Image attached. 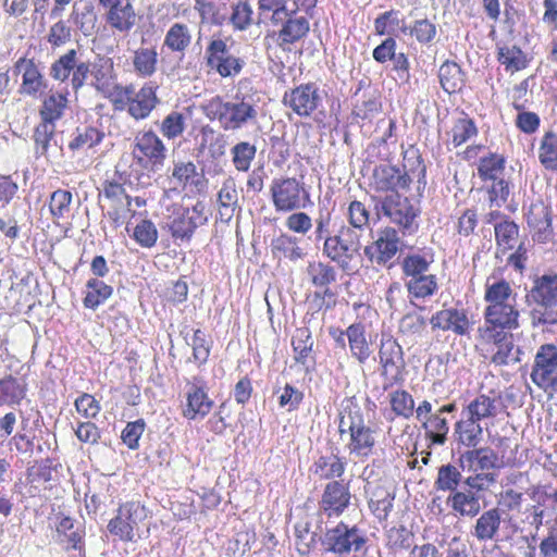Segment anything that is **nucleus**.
<instances>
[{"label": "nucleus", "mask_w": 557, "mask_h": 557, "mask_svg": "<svg viewBox=\"0 0 557 557\" xmlns=\"http://www.w3.org/2000/svg\"><path fill=\"white\" fill-rule=\"evenodd\" d=\"M205 113L210 120H216L224 131H238L257 123L259 106L253 95L236 92L227 101L213 97L205 107Z\"/></svg>", "instance_id": "f257e3e1"}, {"label": "nucleus", "mask_w": 557, "mask_h": 557, "mask_svg": "<svg viewBox=\"0 0 557 557\" xmlns=\"http://www.w3.org/2000/svg\"><path fill=\"white\" fill-rule=\"evenodd\" d=\"M533 327L557 325V274H545L534 281L527 294Z\"/></svg>", "instance_id": "f03ea898"}, {"label": "nucleus", "mask_w": 557, "mask_h": 557, "mask_svg": "<svg viewBox=\"0 0 557 557\" xmlns=\"http://www.w3.org/2000/svg\"><path fill=\"white\" fill-rule=\"evenodd\" d=\"M341 435L348 433L349 441L346 445L350 455L366 459L375 448V431L366 424L363 414L357 408H346L339 419Z\"/></svg>", "instance_id": "7ed1b4c3"}, {"label": "nucleus", "mask_w": 557, "mask_h": 557, "mask_svg": "<svg viewBox=\"0 0 557 557\" xmlns=\"http://www.w3.org/2000/svg\"><path fill=\"white\" fill-rule=\"evenodd\" d=\"M149 517L148 507L139 499L120 503L115 515L109 520V533L120 541L129 543L136 541L140 525Z\"/></svg>", "instance_id": "20e7f679"}, {"label": "nucleus", "mask_w": 557, "mask_h": 557, "mask_svg": "<svg viewBox=\"0 0 557 557\" xmlns=\"http://www.w3.org/2000/svg\"><path fill=\"white\" fill-rule=\"evenodd\" d=\"M91 72V63L85 60L84 53L77 49H69L55 59L49 69L52 79L69 83L77 94L86 84Z\"/></svg>", "instance_id": "39448f33"}, {"label": "nucleus", "mask_w": 557, "mask_h": 557, "mask_svg": "<svg viewBox=\"0 0 557 557\" xmlns=\"http://www.w3.org/2000/svg\"><path fill=\"white\" fill-rule=\"evenodd\" d=\"M367 543L366 536L357 525H348L339 521L336 525L327 528L321 537V545L325 553L337 556H348L361 550Z\"/></svg>", "instance_id": "423d86ee"}, {"label": "nucleus", "mask_w": 557, "mask_h": 557, "mask_svg": "<svg viewBox=\"0 0 557 557\" xmlns=\"http://www.w3.org/2000/svg\"><path fill=\"white\" fill-rule=\"evenodd\" d=\"M273 206L278 212H292L306 208L310 195L304 183L295 177L275 178L270 187Z\"/></svg>", "instance_id": "0eeeda50"}, {"label": "nucleus", "mask_w": 557, "mask_h": 557, "mask_svg": "<svg viewBox=\"0 0 557 557\" xmlns=\"http://www.w3.org/2000/svg\"><path fill=\"white\" fill-rule=\"evenodd\" d=\"M382 211L391 222L403 228L404 234L411 235L419 228L418 216L421 209L417 199L393 193L382 201Z\"/></svg>", "instance_id": "6e6552de"}, {"label": "nucleus", "mask_w": 557, "mask_h": 557, "mask_svg": "<svg viewBox=\"0 0 557 557\" xmlns=\"http://www.w3.org/2000/svg\"><path fill=\"white\" fill-rule=\"evenodd\" d=\"M360 248L359 235L349 227H342L332 238L325 239L322 252L343 271H347L351 261L359 255Z\"/></svg>", "instance_id": "1a4fd4ad"}, {"label": "nucleus", "mask_w": 557, "mask_h": 557, "mask_svg": "<svg viewBox=\"0 0 557 557\" xmlns=\"http://www.w3.org/2000/svg\"><path fill=\"white\" fill-rule=\"evenodd\" d=\"M463 467L473 471H488L517 466V459L510 454L496 453L490 447L468 449L459 458Z\"/></svg>", "instance_id": "9d476101"}, {"label": "nucleus", "mask_w": 557, "mask_h": 557, "mask_svg": "<svg viewBox=\"0 0 557 557\" xmlns=\"http://www.w3.org/2000/svg\"><path fill=\"white\" fill-rule=\"evenodd\" d=\"M351 497L349 482H327L319 500V509L329 519L338 518L350 506Z\"/></svg>", "instance_id": "9b49d317"}, {"label": "nucleus", "mask_w": 557, "mask_h": 557, "mask_svg": "<svg viewBox=\"0 0 557 557\" xmlns=\"http://www.w3.org/2000/svg\"><path fill=\"white\" fill-rule=\"evenodd\" d=\"M133 156L139 163L150 165L153 171H158L164 164L166 148L156 133L148 131L135 137Z\"/></svg>", "instance_id": "f8f14e48"}, {"label": "nucleus", "mask_w": 557, "mask_h": 557, "mask_svg": "<svg viewBox=\"0 0 557 557\" xmlns=\"http://www.w3.org/2000/svg\"><path fill=\"white\" fill-rule=\"evenodd\" d=\"M283 102L301 117L310 116L322 103V96L313 83L301 84L285 92Z\"/></svg>", "instance_id": "ddd939ff"}, {"label": "nucleus", "mask_w": 557, "mask_h": 557, "mask_svg": "<svg viewBox=\"0 0 557 557\" xmlns=\"http://www.w3.org/2000/svg\"><path fill=\"white\" fill-rule=\"evenodd\" d=\"M106 9V22L114 30L128 34L137 23V14L131 0H98Z\"/></svg>", "instance_id": "4468645a"}, {"label": "nucleus", "mask_w": 557, "mask_h": 557, "mask_svg": "<svg viewBox=\"0 0 557 557\" xmlns=\"http://www.w3.org/2000/svg\"><path fill=\"white\" fill-rule=\"evenodd\" d=\"M398 232L386 226L377 232L376 239L364 248L366 256L379 265H386L399 250Z\"/></svg>", "instance_id": "2eb2a0df"}, {"label": "nucleus", "mask_w": 557, "mask_h": 557, "mask_svg": "<svg viewBox=\"0 0 557 557\" xmlns=\"http://www.w3.org/2000/svg\"><path fill=\"white\" fill-rule=\"evenodd\" d=\"M379 354L384 379L389 383L403 381L404 359L399 344L392 337L382 338Z\"/></svg>", "instance_id": "dca6fc26"}, {"label": "nucleus", "mask_w": 557, "mask_h": 557, "mask_svg": "<svg viewBox=\"0 0 557 557\" xmlns=\"http://www.w3.org/2000/svg\"><path fill=\"white\" fill-rule=\"evenodd\" d=\"M533 383H557V347L554 344L540 346L531 372Z\"/></svg>", "instance_id": "f3484780"}, {"label": "nucleus", "mask_w": 557, "mask_h": 557, "mask_svg": "<svg viewBox=\"0 0 557 557\" xmlns=\"http://www.w3.org/2000/svg\"><path fill=\"white\" fill-rule=\"evenodd\" d=\"M14 70L22 75V83L18 89L21 95L35 98L47 87L45 76L33 59H18Z\"/></svg>", "instance_id": "a211bd4d"}, {"label": "nucleus", "mask_w": 557, "mask_h": 557, "mask_svg": "<svg viewBox=\"0 0 557 557\" xmlns=\"http://www.w3.org/2000/svg\"><path fill=\"white\" fill-rule=\"evenodd\" d=\"M430 323L433 329L451 331L457 335L467 334L470 326L466 311L457 308H447L437 311L432 315Z\"/></svg>", "instance_id": "6ab92c4d"}, {"label": "nucleus", "mask_w": 557, "mask_h": 557, "mask_svg": "<svg viewBox=\"0 0 557 557\" xmlns=\"http://www.w3.org/2000/svg\"><path fill=\"white\" fill-rule=\"evenodd\" d=\"M411 176L408 172L391 164H381L374 169L373 184L377 190H396L408 187Z\"/></svg>", "instance_id": "aec40b11"}, {"label": "nucleus", "mask_w": 557, "mask_h": 557, "mask_svg": "<svg viewBox=\"0 0 557 557\" xmlns=\"http://www.w3.org/2000/svg\"><path fill=\"white\" fill-rule=\"evenodd\" d=\"M484 317L485 326L495 327L498 331L512 330L519 326V311L516 308V302L486 307Z\"/></svg>", "instance_id": "412c9836"}, {"label": "nucleus", "mask_w": 557, "mask_h": 557, "mask_svg": "<svg viewBox=\"0 0 557 557\" xmlns=\"http://www.w3.org/2000/svg\"><path fill=\"white\" fill-rule=\"evenodd\" d=\"M346 470L344 458L335 454L320 456L310 467V472L321 481H338Z\"/></svg>", "instance_id": "4be33fe9"}, {"label": "nucleus", "mask_w": 557, "mask_h": 557, "mask_svg": "<svg viewBox=\"0 0 557 557\" xmlns=\"http://www.w3.org/2000/svg\"><path fill=\"white\" fill-rule=\"evenodd\" d=\"M480 333L484 342L492 343L497 348L493 354L492 361L496 366L507 363L513 348L511 341L512 336L505 331H498L495 327L490 326L481 327Z\"/></svg>", "instance_id": "5701e85b"}, {"label": "nucleus", "mask_w": 557, "mask_h": 557, "mask_svg": "<svg viewBox=\"0 0 557 557\" xmlns=\"http://www.w3.org/2000/svg\"><path fill=\"white\" fill-rule=\"evenodd\" d=\"M528 225L534 231V238L546 243L553 235L552 216L544 205H532L527 215Z\"/></svg>", "instance_id": "b1692460"}, {"label": "nucleus", "mask_w": 557, "mask_h": 557, "mask_svg": "<svg viewBox=\"0 0 557 557\" xmlns=\"http://www.w3.org/2000/svg\"><path fill=\"white\" fill-rule=\"evenodd\" d=\"M157 103L156 87L151 83L145 84L133 98H129L128 113L136 120L146 119Z\"/></svg>", "instance_id": "393cba45"}, {"label": "nucleus", "mask_w": 557, "mask_h": 557, "mask_svg": "<svg viewBox=\"0 0 557 557\" xmlns=\"http://www.w3.org/2000/svg\"><path fill=\"white\" fill-rule=\"evenodd\" d=\"M271 251L277 260L296 262L306 257V251L300 247V239L289 234H281L271 243Z\"/></svg>", "instance_id": "a878e982"}, {"label": "nucleus", "mask_w": 557, "mask_h": 557, "mask_svg": "<svg viewBox=\"0 0 557 557\" xmlns=\"http://www.w3.org/2000/svg\"><path fill=\"white\" fill-rule=\"evenodd\" d=\"M70 21L85 37L96 34L98 14L92 2L83 5L74 4L70 13Z\"/></svg>", "instance_id": "bb28decb"}, {"label": "nucleus", "mask_w": 557, "mask_h": 557, "mask_svg": "<svg viewBox=\"0 0 557 557\" xmlns=\"http://www.w3.org/2000/svg\"><path fill=\"white\" fill-rule=\"evenodd\" d=\"M67 92L51 91L42 100L39 115L42 122L55 124L63 117L67 108Z\"/></svg>", "instance_id": "cd10ccee"}, {"label": "nucleus", "mask_w": 557, "mask_h": 557, "mask_svg": "<svg viewBox=\"0 0 557 557\" xmlns=\"http://www.w3.org/2000/svg\"><path fill=\"white\" fill-rule=\"evenodd\" d=\"M218 203L221 221L230 222L238 208V193L233 178L223 182L218 193Z\"/></svg>", "instance_id": "c85d7f7f"}, {"label": "nucleus", "mask_w": 557, "mask_h": 557, "mask_svg": "<svg viewBox=\"0 0 557 557\" xmlns=\"http://www.w3.org/2000/svg\"><path fill=\"white\" fill-rule=\"evenodd\" d=\"M186 400L183 416L189 420H194L198 416H207L213 406V401L209 398L202 386H195L193 391L188 392Z\"/></svg>", "instance_id": "c756f323"}, {"label": "nucleus", "mask_w": 557, "mask_h": 557, "mask_svg": "<svg viewBox=\"0 0 557 557\" xmlns=\"http://www.w3.org/2000/svg\"><path fill=\"white\" fill-rule=\"evenodd\" d=\"M544 510L539 505H528L517 513L509 515V521L516 530H539L543 525Z\"/></svg>", "instance_id": "7c9ffc66"}, {"label": "nucleus", "mask_w": 557, "mask_h": 557, "mask_svg": "<svg viewBox=\"0 0 557 557\" xmlns=\"http://www.w3.org/2000/svg\"><path fill=\"white\" fill-rule=\"evenodd\" d=\"M500 522L502 519L498 508L485 510L476 519L472 534L481 542L493 540L498 533Z\"/></svg>", "instance_id": "2f4dec72"}, {"label": "nucleus", "mask_w": 557, "mask_h": 557, "mask_svg": "<svg viewBox=\"0 0 557 557\" xmlns=\"http://www.w3.org/2000/svg\"><path fill=\"white\" fill-rule=\"evenodd\" d=\"M194 10L198 13L201 24L222 26L226 16V4L213 0H195Z\"/></svg>", "instance_id": "473e14b6"}, {"label": "nucleus", "mask_w": 557, "mask_h": 557, "mask_svg": "<svg viewBox=\"0 0 557 557\" xmlns=\"http://www.w3.org/2000/svg\"><path fill=\"white\" fill-rule=\"evenodd\" d=\"M414 533L406 525H394L385 533V547L391 554H398L413 547Z\"/></svg>", "instance_id": "72a5a7b5"}, {"label": "nucleus", "mask_w": 557, "mask_h": 557, "mask_svg": "<svg viewBox=\"0 0 557 557\" xmlns=\"http://www.w3.org/2000/svg\"><path fill=\"white\" fill-rule=\"evenodd\" d=\"M311 331L307 326L297 327L292 336L295 359L304 364L314 360Z\"/></svg>", "instance_id": "f704fd0d"}, {"label": "nucleus", "mask_w": 557, "mask_h": 557, "mask_svg": "<svg viewBox=\"0 0 557 557\" xmlns=\"http://www.w3.org/2000/svg\"><path fill=\"white\" fill-rule=\"evenodd\" d=\"M310 29L309 21L305 16H297L295 12L284 22L278 32L281 45L294 44L304 38Z\"/></svg>", "instance_id": "c9c22d12"}, {"label": "nucleus", "mask_w": 557, "mask_h": 557, "mask_svg": "<svg viewBox=\"0 0 557 557\" xmlns=\"http://www.w3.org/2000/svg\"><path fill=\"white\" fill-rule=\"evenodd\" d=\"M169 227L172 236L181 240H189L197 228L195 221L188 216V208L181 206L174 207Z\"/></svg>", "instance_id": "e433bc0d"}, {"label": "nucleus", "mask_w": 557, "mask_h": 557, "mask_svg": "<svg viewBox=\"0 0 557 557\" xmlns=\"http://www.w3.org/2000/svg\"><path fill=\"white\" fill-rule=\"evenodd\" d=\"M191 30L187 24L176 22L170 26L163 46L172 52H184L191 44Z\"/></svg>", "instance_id": "4c0bfd02"}, {"label": "nucleus", "mask_w": 557, "mask_h": 557, "mask_svg": "<svg viewBox=\"0 0 557 557\" xmlns=\"http://www.w3.org/2000/svg\"><path fill=\"white\" fill-rule=\"evenodd\" d=\"M438 78L442 88L447 94L459 91L465 85V74L461 67L454 61H445L440 66Z\"/></svg>", "instance_id": "58836bf2"}, {"label": "nucleus", "mask_w": 557, "mask_h": 557, "mask_svg": "<svg viewBox=\"0 0 557 557\" xmlns=\"http://www.w3.org/2000/svg\"><path fill=\"white\" fill-rule=\"evenodd\" d=\"M447 505L460 516L475 517L481 509L479 498L472 492L456 491L447 497Z\"/></svg>", "instance_id": "ea45409f"}, {"label": "nucleus", "mask_w": 557, "mask_h": 557, "mask_svg": "<svg viewBox=\"0 0 557 557\" xmlns=\"http://www.w3.org/2000/svg\"><path fill=\"white\" fill-rule=\"evenodd\" d=\"M172 177L183 186L193 185L198 191L206 188L205 175L197 171L196 164L191 161L175 163Z\"/></svg>", "instance_id": "a19ab883"}, {"label": "nucleus", "mask_w": 557, "mask_h": 557, "mask_svg": "<svg viewBox=\"0 0 557 557\" xmlns=\"http://www.w3.org/2000/svg\"><path fill=\"white\" fill-rule=\"evenodd\" d=\"M455 433L458 444L473 449L481 442L483 430L479 421L468 417L456 423Z\"/></svg>", "instance_id": "79ce46f5"}, {"label": "nucleus", "mask_w": 557, "mask_h": 557, "mask_svg": "<svg viewBox=\"0 0 557 557\" xmlns=\"http://www.w3.org/2000/svg\"><path fill=\"white\" fill-rule=\"evenodd\" d=\"M487 307H496L516 302V295L508 282L500 280L492 284L487 283L484 295Z\"/></svg>", "instance_id": "37998d69"}, {"label": "nucleus", "mask_w": 557, "mask_h": 557, "mask_svg": "<svg viewBox=\"0 0 557 557\" xmlns=\"http://www.w3.org/2000/svg\"><path fill=\"white\" fill-rule=\"evenodd\" d=\"M347 338L351 354L360 362L366 361L372 351L366 338L364 326L360 323L351 324L348 326Z\"/></svg>", "instance_id": "c03bdc74"}, {"label": "nucleus", "mask_w": 557, "mask_h": 557, "mask_svg": "<svg viewBox=\"0 0 557 557\" xmlns=\"http://www.w3.org/2000/svg\"><path fill=\"white\" fill-rule=\"evenodd\" d=\"M400 30L405 35L414 37L422 45L432 42L437 34L436 24L426 17L416 20L412 25L403 22Z\"/></svg>", "instance_id": "a18cd8bd"}, {"label": "nucleus", "mask_w": 557, "mask_h": 557, "mask_svg": "<svg viewBox=\"0 0 557 557\" xmlns=\"http://www.w3.org/2000/svg\"><path fill=\"white\" fill-rule=\"evenodd\" d=\"M86 295L84 306L89 309H96L103 304L113 292V288L98 277L90 278L86 283Z\"/></svg>", "instance_id": "49530a36"}, {"label": "nucleus", "mask_w": 557, "mask_h": 557, "mask_svg": "<svg viewBox=\"0 0 557 557\" xmlns=\"http://www.w3.org/2000/svg\"><path fill=\"white\" fill-rule=\"evenodd\" d=\"M72 203V194L69 190L57 189L54 190L49 200V210L53 218L54 223L60 224V221L69 218Z\"/></svg>", "instance_id": "de8ad7c7"}, {"label": "nucleus", "mask_w": 557, "mask_h": 557, "mask_svg": "<svg viewBox=\"0 0 557 557\" xmlns=\"http://www.w3.org/2000/svg\"><path fill=\"white\" fill-rule=\"evenodd\" d=\"M539 160L548 171L557 170V135L547 132L543 136L539 148Z\"/></svg>", "instance_id": "09e8293b"}, {"label": "nucleus", "mask_w": 557, "mask_h": 557, "mask_svg": "<svg viewBox=\"0 0 557 557\" xmlns=\"http://www.w3.org/2000/svg\"><path fill=\"white\" fill-rule=\"evenodd\" d=\"M307 273L311 283L317 287H327L336 281L335 269L331 264L322 261L309 262Z\"/></svg>", "instance_id": "8fccbe9b"}, {"label": "nucleus", "mask_w": 557, "mask_h": 557, "mask_svg": "<svg viewBox=\"0 0 557 557\" xmlns=\"http://www.w3.org/2000/svg\"><path fill=\"white\" fill-rule=\"evenodd\" d=\"M406 287L409 295L414 298L430 297L437 290L436 276L434 274H426L408 278Z\"/></svg>", "instance_id": "3c124183"}, {"label": "nucleus", "mask_w": 557, "mask_h": 557, "mask_svg": "<svg viewBox=\"0 0 557 557\" xmlns=\"http://www.w3.org/2000/svg\"><path fill=\"white\" fill-rule=\"evenodd\" d=\"M57 533L64 536L69 543V548L81 549L84 545V529L74 530V520L69 516H63L57 524Z\"/></svg>", "instance_id": "603ef678"}, {"label": "nucleus", "mask_w": 557, "mask_h": 557, "mask_svg": "<svg viewBox=\"0 0 557 557\" xmlns=\"http://www.w3.org/2000/svg\"><path fill=\"white\" fill-rule=\"evenodd\" d=\"M497 246L504 250L513 249L518 242L519 227L513 221L503 220L495 224Z\"/></svg>", "instance_id": "864d4df0"}, {"label": "nucleus", "mask_w": 557, "mask_h": 557, "mask_svg": "<svg viewBox=\"0 0 557 557\" xmlns=\"http://www.w3.org/2000/svg\"><path fill=\"white\" fill-rule=\"evenodd\" d=\"M497 58L498 61L506 66V70L512 73L527 66V58L523 51L517 46L499 47Z\"/></svg>", "instance_id": "5fc2aeb1"}, {"label": "nucleus", "mask_w": 557, "mask_h": 557, "mask_svg": "<svg viewBox=\"0 0 557 557\" xmlns=\"http://www.w3.org/2000/svg\"><path fill=\"white\" fill-rule=\"evenodd\" d=\"M158 54L153 49L140 48L135 51L133 65L140 76H151L156 72Z\"/></svg>", "instance_id": "6e6d98bb"}, {"label": "nucleus", "mask_w": 557, "mask_h": 557, "mask_svg": "<svg viewBox=\"0 0 557 557\" xmlns=\"http://www.w3.org/2000/svg\"><path fill=\"white\" fill-rule=\"evenodd\" d=\"M425 435L433 444L442 445L446 441L448 423L440 413L431 414L424 422Z\"/></svg>", "instance_id": "4d7b16f0"}, {"label": "nucleus", "mask_w": 557, "mask_h": 557, "mask_svg": "<svg viewBox=\"0 0 557 557\" xmlns=\"http://www.w3.org/2000/svg\"><path fill=\"white\" fill-rule=\"evenodd\" d=\"M433 259L419 253H411L404 258L401 262L403 273L406 277L412 278L426 275Z\"/></svg>", "instance_id": "13d9d810"}, {"label": "nucleus", "mask_w": 557, "mask_h": 557, "mask_svg": "<svg viewBox=\"0 0 557 557\" xmlns=\"http://www.w3.org/2000/svg\"><path fill=\"white\" fill-rule=\"evenodd\" d=\"M104 137V134L95 127L77 128L73 139L69 144L71 150H82L92 148L98 145Z\"/></svg>", "instance_id": "bf43d9fd"}, {"label": "nucleus", "mask_w": 557, "mask_h": 557, "mask_svg": "<svg viewBox=\"0 0 557 557\" xmlns=\"http://www.w3.org/2000/svg\"><path fill=\"white\" fill-rule=\"evenodd\" d=\"M187 115L185 113L172 111L163 119L160 132L165 138L175 139L184 133Z\"/></svg>", "instance_id": "052dcab7"}, {"label": "nucleus", "mask_w": 557, "mask_h": 557, "mask_svg": "<svg viewBox=\"0 0 557 557\" xmlns=\"http://www.w3.org/2000/svg\"><path fill=\"white\" fill-rule=\"evenodd\" d=\"M231 152L235 169L242 172H247L250 168L251 161L255 159L257 148L248 141H240L232 148Z\"/></svg>", "instance_id": "680f3d73"}, {"label": "nucleus", "mask_w": 557, "mask_h": 557, "mask_svg": "<svg viewBox=\"0 0 557 557\" xmlns=\"http://www.w3.org/2000/svg\"><path fill=\"white\" fill-rule=\"evenodd\" d=\"M496 398L487 395H479L468 405L469 418L480 421L494 416Z\"/></svg>", "instance_id": "e2e57ef3"}, {"label": "nucleus", "mask_w": 557, "mask_h": 557, "mask_svg": "<svg viewBox=\"0 0 557 557\" xmlns=\"http://www.w3.org/2000/svg\"><path fill=\"white\" fill-rule=\"evenodd\" d=\"M460 481V471L455 466L448 463L438 469L435 486L438 491H449L454 493L457 491Z\"/></svg>", "instance_id": "0e129e2a"}, {"label": "nucleus", "mask_w": 557, "mask_h": 557, "mask_svg": "<svg viewBox=\"0 0 557 557\" xmlns=\"http://www.w3.org/2000/svg\"><path fill=\"white\" fill-rule=\"evenodd\" d=\"M505 169V159L498 154H491L480 159L478 172L481 178L496 181Z\"/></svg>", "instance_id": "69168bd1"}, {"label": "nucleus", "mask_w": 557, "mask_h": 557, "mask_svg": "<svg viewBox=\"0 0 557 557\" xmlns=\"http://www.w3.org/2000/svg\"><path fill=\"white\" fill-rule=\"evenodd\" d=\"M186 342L193 348V356L195 361L203 363L208 360L212 344L210 336H208L203 331L198 329L194 331V334L190 337V339L186 337Z\"/></svg>", "instance_id": "338daca9"}, {"label": "nucleus", "mask_w": 557, "mask_h": 557, "mask_svg": "<svg viewBox=\"0 0 557 557\" xmlns=\"http://www.w3.org/2000/svg\"><path fill=\"white\" fill-rule=\"evenodd\" d=\"M230 22L235 30H246L253 23V10L248 2H238L233 5Z\"/></svg>", "instance_id": "774afa93"}]
</instances>
